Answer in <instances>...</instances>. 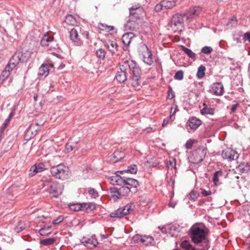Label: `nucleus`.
<instances>
[{
	"mask_svg": "<svg viewBox=\"0 0 250 250\" xmlns=\"http://www.w3.org/2000/svg\"><path fill=\"white\" fill-rule=\"evenodd\" d=\"M207 234L208 231L206 228L192 226L190 229L189 235L191 240L194 244L201 247L200 250H207L209 248Z\"/></svg>",
	"mask_w": 250,
	"mask_h": 250,
	"instance_id": "f257e3e1",
	"label": "nucleus"
},
{
	"mask_svg": "<svg viewBox=\"0 0 250 250\" xmlns=\"http://www.w3.org/2000/svg\"><path fill=\"white\" fill-rule=\"evenodd\" d=\"M134 66V62L133 61H125L120 65V72L116 75V79L120 83H124L127 80L128 72H131L132 68Z\"/></svg>",
	"mask_w": 250,
	"mask_h": 250,
	"instance_id": "f03ea898",
	"label": "nucleus"
},
{
	"mask_svg": "<svg viewBox=\"0 0 250 250\" xmlns=\"http://www.w3.org/2000/svg\"><path fill=\"white\" fill-rule=\"evenodd\" d=\"M50 172L53 176L65 180L68 178L69 168L63 164H60L51 167Z\"/></svg>",
	"mask_w": 250,
	"mask_h": 250,
	"instance_id": "7ed1b4c3",
	"label": "nucleus"
},
{
	"mask_svg": "<svg viewBox=\"0 0 250 250\" xmlns=\"http://www.w3.org/2000/svg\"><path fill=\"white\" fill-rule=\"evenodd\" d=\"M207 153V149L204 146H199L193 150L191 155L188 157L190 162L197 164L202 162L205 158Z\"/></svg>",
	"mask_w": 250,
	"mask_h": 250,
	"instance_id": "20e7f679",
	"label": "nucleus"
},
{
	"mask_svg": "<svg viewBox=\"0 0 250 250\" xmlns=\"http://www.w3.org/2000/svg\"><path fill=\"white\" fill-rule=\"evenodd\" d=\"M185 19V14H176L173 16L170 21V26L174 32L182 31Z\"/></svg>",
	"mask_w": 250,
	"mask_h": 250,
	"instance_id": "39448f33",
	"label": "nucleus"
},
{
	"mask_svg": "<svg viewBox=\"0 0 250 250\" xmlns=\"http://www.w3.org/2000/svg\"><path fill=\"white\" fill-rule=\"evenodd\" d=\"M131 72L133 77L131 79V84L135 89H140L141 87V81L140 80L141 70L139 66L134 62V66Z\"/></svg>",
	"mask_w": 250,
	"mask_h": 250,
	"instance_id": "423d86ee",
	"label": "nucleus"
},
{
	"mask_svg": "<svg viewBox=\"0 0 250 250\" xmlns=\"http://www.w3.org/2000/svg\"><path fill=\"white\" fill-rule=\"evenodd\" d=\"M42 46L46 47L48 50L56 49L59 48L57 41L52 35L49 36L47 33L44 34L41 41Z\"/></svg>",
	"mask_w": 250,
	"mask_h": 250,
	"instance_id": "0eeeda50",
	"label": "nucleus"
},
{
	"mask_svg": "<svg viewBox=\"0 0 250 250\" xmlns=\"http://www.w3.org/2000/svg\"><path fill=\"white\" fill-rule=\"evenodd\" d=\"M134 207V206L132 204H127L124 207L120 208L111 213L110 217L121 218L130 213L131 211L133 209Z\"/></svg>",
	"mask_w": 250,
	"mask_h": 250,
	"instance_id": "6e6552de",
	"label": "nucleus"
},
{
	"mask_svg": "<svg viewBox=\"0 0 250 250\" xmlns=\"http://www.w3.org/2000/svg\"><path fill=\"white\" fill-rule=\"evenodd\" d=\"M63 190V186L62 185L57 182H53L48 191L51 197L58 198L62 194Z\"/></svg>",
	"mask_w": 250,
	"mask_h": 250,
	"instance_id": "1a4fd4ad",
	"label": "nucleus"
},
{
	"mask_svg": "<svg viewBox=\"0 0 250 250\" xmlns=\"http://www.w3.org/2000/svg\"><path fill=\"white\" fill-rule=\"evenodd\" d=\"M130 15L132 19L137 20L145 15V11L139 3L133 5L129 8Z\"/></svg>",
	"mask_w": 250,
	"mask_h": 250,
	"instance_id": "9d476101",
	"label": "nucleus"
},
{
	"mask_svg": "<svg viewBox=\"0 0 250 250\" xmlns=\"http://www.w3.org/2000/svg\"><path fill=\"white\" fill-rule=\"evenodd\" d=\"M81 242L88 249H92L96 247L98 244V240L95 235H92L90 238L83 237Z\"/></svg>",
	"mask_w": 250,
	"mask_h": 250,
	"instance_id": "9b49d317",
	"label": "nucleus"
},
{
	"mask_svg": "<svg viewBox=\"0 0 250 250\" xmlns=\"http://www.w3.org/2000/svg\"><path fill=\"white\" fill-rule=\"evenodd\" d=\"M222 156L224 159L234 160L238 158L239 155L236 151L229 148H227L223 150Z\"/></svg>",
	"mask_w": 250,
	"mask_h": 250,
	"instance_id": "f8f14e48",
	"label": "nucleus"
},
{
	"mask_svg": "<svg viewBox=\"0 0 250 250\" xmlns=\"http://www.w3.org/2000/svg\"><path fill=\"white\" fill-rule=\"evenodd\" d=\"M70 38L74 45L80 46L83 44V41L75 28H73L70 31Z\"/></svg>",
	"mask_w": 250,
	"mask_h": 250,
	"instance_id": "ddd939ff",
	"label": "nucleus"
},
{
	"mask_svg": "<svg viewBox=\"0 0 250 250\" xmlns=\"http://www.w3.org/2000/svg\"><path fill=\"white\" fill-rule=\"evenodd\" d=\"M202 8L199 6H193L189 8V11L185 14L186 19L190 21L194 17L198 16L201 12Z\"/></svg>",
	"mask_w": 250,
	"mask_h": 250,
	"instance_id": "4468645a",
	"label": "nucleus"
},
{
	"mask_svg": "<svg viewBox=\"0 0 250 250\" xmlns=\"http://www.w3.org/2000/svg\"><path fill=\"white\" fill-rule=\"evenodd\" d=\"M211 91L216 96H221L224 93V86L220 82L213 83L211 86Z\"/></svg>",
	"mask_w": 250,
	"mask_h": 250,
	"instance_id": "2eb2a0df",
	"label": "nucleus"
},
{
	"mask_svg": "<svg viewBox=\"0 0 250 250\" xmlns=\"http://www.w3.org/2000/svg\"><path fill=\"white\" fill-rule=\"evenodd\" d=\"M125 184L123 185H126V186L129 187L134 191V192H136L137 191L136 188L139 186L138 182L137 180L131 178H126L125 177L124 178Z\"/></svg>",
	"mask_w": 250,
	"mask_h": 250,
	"instance_id": "dca6fc26",
	"label": "nucleus"
},
{
	"mask_svg": "<svg viewBox=\"0 0 250 250\" xmlns=\"http://www.w3.org/2000/svg\"><path fill=\"white\" fill-rule=\"evenodd\" d=\"M117 172L115 174L110 177V183L114 185L122 186L125 184V177H121L118 175Z\"/></svg>",
	"mask_w": 250,
	"mask_h": 250,
	"instance_id": "f3484780",
	"label": "nucleus"
},
{
	"mask_svg": "<svg viewBox=\"0 0 250 250\" xmlns=\"http://www.w3.org/2000/svg\"><path fill=\"white\" fill-rule=\"evenodd\" d=\"M187 123L190 129L195 130L201 125L202 121L195 117H192L188 120Z\"/></svg>",
	"mask_w": 250,
	"mask_h": 250,
	"instance_id": "a211bd4d",
	"label": "nucleus"
},
{
	"mask_svg": "<svg viewBox=\"0 0 250 250\" xmlns=\"http://www.w3.org/2000/svg\"><path fill=\"white\" fill-rule=\"evenodd\" d=\"M124 157V154L123 152L117 150L112 155L108 157V161L110 162L116 163L123 159Z\"/></svg>",
	"mask_w": 250,
	"mask_h": 250,
	"instance_id": "6ab92c4d",
	"label": "nucleus"
},
{
	"mask_svg": "<svg viewBox=\"0 0 250 250\" xmlns=\"http://www.w3.org/2000/svg\"><path fill=\"white\" fill-rule=\"evenodd\" d=\"M135 37L134 33L128 32L125 34L122 37V42L125 46L127 47L130 43L132 39Z\"/></svg>",
	"mask_w": 250,
	"mask_h": 250,
	"instance_id": "aec40b11",
	"label": "nucleus"
},
{
	"mask_svg": "<svg viewBox=\"0 0 250 250\" xmlns=\"http://www.w3.org/2000/svg\"><path fill=\"white\" fill-rule=\"evenodd\" d=\"M146 50L143 54V61L148 65H151L153 62L152 54L146 46Z\"/></svg>",
	"mask_w": 250,
	"mask_h": 250,
	"instance_id": "412c9836",
	"label": "nucleus"
},
{
	"mask_svg": "<svg viewBox=\"0 0 250 250\" xmlns=\"http://www.w3.org/2000/svg\"><path fill=\"white\" fill-rule=\"evenodd\" d=\"M21 56L22 55L20 53H16L12 57L8 62L12 65V66L15 67L21 61Z\"/></svg>",
	"mask_w": 250,
	"mask_h": 250,
	"instance_id": "4be33fe9",
	"label": "nucleus"
},
{
	"mask_svg": "<svg viewBox=\"0 0 250 250\" xmlns=\"http://www.w3.org/2000/svg\"><path fill=\"white\" fill-rule=\"evenodd\" d=\"M236 170L240 173H246L250 170V165L246 163H241L236 167Z\"/></svg>",
	"mask_w": 250,
	"mask_h": 250,
	"instance_id": "5701e85b",
	"label": "nucleus"
},
{
	"mask_svg": "<svg viewBox=\"0 0 250 250\" xmlns=\"http://www.w3.org/2000/svg\"><path fill=\"white\" fill-rule=\"evenodd\" d=\"M137 26L138 23L137 21L133 20V19L132 20L130 19L127 21L125 25V29L126 30H134L137 28Z\"/></svg>",
	"mask_w": 250,
	"mask_h": 250,
	"instance_id": "b1692460",
	"label": "nucleus"
},
{
	"mask_svg": "<svg viewBox=\"0 0 250 250\" xmlns=\"http://www.w3.org/2000/svg\"><path fill=\"white\" fill-rule=\"evenodd\" d=\"M49 68L47 64H42L39 68V75L43 78H45L49 74Z\"/></svg>",
	"mask_w": 250,
	"mask_h": 250,
	"instance_id": "393cba45",
	"label": "nucleus"
},
{
	"mask_svg": "<svg viewBox=\"0 0 250 250\" xmlns=\"http://www.w3.org/2000/svg\"><path fill=\"white\" fill-rule=\"evenodd\" d=\"M119 188V192L122 196H126L128 195L130 192H134V191L131 189L129 187L126 185H122Z\"/></svg>",
	"mask_w": 250,
	"mask_h": 250,
	"instance_id": "a878e982",
	"label": "nucleus"
},
{
	"mask_svg": "<svg viewBox=\"0 0 250 250\" xmlns=\"http://www.w3.org/2000/svg\"><path fill=\"white\" fill-rule=\"evenodd\" d=\"M139 237H140L141 242L146 246L151 244L154 241L153 238L150 236H139L138 238H139Z\"/></svg>",
	"mask_w": 250,
	"mask_h": 250,
	"instance_id": "bb28decb",
	"label": "nucleus"
},
{
	"mask_svg": "<svg viewBox=\"0 0 250 250\" xmlns=\"http://www.w3.org/2000/svg\"><path fill=\"white\" fill-rule=\"evenodd\" d=\"M162 5H164V9L172 8L175 6L176 1L175 0H163Z\"/></svg>",
	"mask_w": 250,
	"mask_h": 250,
	"instance_id": "cd10ccee",
	"label": "nucleus"
},
{
	"mask_svg": "<svg viewBox=\"0 0 250 250\" xmlns=\"http://www.w3.org/2000/svg\"><path fill=\"white\" fill-rule=\"evenodd\" d=\"M167 227L169 231L168 232L171 236H175L176 235V233L179 232V228L176 225H167Z\"/></svg>",
	"mask_w": 250,
	"mask_h": 250,
	"instance_id": "c85d7f7f",
	"label": "nucleus"
},
{
	"mask_svg": "<svg viewBox=\"0 0 250 250\" xmlns=\"http://www.w3.org/2000/svg\"><path fill=\"white\" fill-rule=\"evenodd\" d=\"M65 22L68 25L72 26H74L77 24L75 18L72 15H69L66 16Z\"/></svg>",
	"mask_w": 250,
	"mask_h": 250,
	"instance_id": "c756f323",
	"label": "nucleus"
},
{
	"mask_svg": "<svg viewBox=\"0 0 250 250\" xmlns=\"http://www.w3.org/2000/svg\"><path fill=\"white\" fill-rule=\"evenodd\" d=\"M56 240L54 237L44 239L40 241L41 244L44 246H48L53 244Z\"/></svg>",
	"mask_w": 250,
	"mask_h": 250,
	"instance_id": "7c9ffc66",
	"label": "nucleus"
},
{
	"mask_svg": "<svg viewBox=\"0 0 250 250\" xmlns=\"http://www.w3.org/2000/svg\"><path fill=\"white\" fill-rule=\"evenodd\" d=\"M182 50L186 53L189 58L192 59L193 60L196 59V54L192 52V51L184 46H182Z\"/></svg>",
	"mask_w": 250,
	"mask_h": 250,
	"instance_id": "2f4dec72",
	"label": "nucleus"
},
{
	"mask_svg": "<svg viewBox=\"0 0 250 250\" xmlns=\"http://www.w3.org/2000/svg\"><path fill=\"white\" fill-rule=\"evenodd\" d=\"M80 206H82V210L89 209L91 210H93L96 208L95 204L91 203H83L82 204H80Z\"/></svg>",
	"mask_w": 250,
	"mask_h": 250,
	"instance_id": "473e14b6",
	"label": "nucleus"
},
{
	"mask_svg": "<svg viewBox=\"0 0 250 250\" xmlns=\"http://www.w3.org/2000/svg\"><path fill=\"white\" fill-rule=\"evenodd\" d=\"M137 171V167L135 165H132L128 167V168L126 170L118 171V172H120V173H123L124 172H129L132 174H135Z\"/></svg>",
	"mask_w": 250,
	"mask_h": 250,
	"instance_id": "72a5a7b5",
	"label": "nucleus"
},
{
	"mask_svg": "<svg viewBox=\"0 0 250 250\" xmlns=\"http://www.w3.org/2000/svg\"><path fill=\"white\" fill-rule=\"evenodd\" d=\"M181 245L185 250H196L195 248L188 241H183Z\"/></svg>",
	"mask_w": 250,
	"mask_h": 250,
	"instance_id": "f704fd0d",
	"label": "nucleus"
},
{
	"mask_svg": "<svg viewBox=\"0 0 250 250\" xmlns=\"http://www.w3.org/2000/svg\"><path fill=\"white\" fill-rule=\"evenodd\" d=\"M34 170L35 169L38 173L46 169L45 165L43 163L36 164L34 166Z\"/></svg>",
	"mask_w": 250,
	"mask_h": 250,
	"instance_id": "c9c22d12",
	"label": "nucleus"
},
{
	"mask_svg": "<svg viewBox=\"0 0 250 250\" xmlns=\"http://www.w3.org/2000/svg\"><path fill=\"white\" fill-rule=\"evenodd\" d=\"M109 50L112 53H115L117 51L118 45L114 42H111L108 45Z\"/></svg>",
	"mask_w": 250,
	"mask_h": 250,
	"instance_id": "e433bc0d",
	"label": "nucleus"
},
{
	"mask_svg": "<svg viewBox=\"0 0 250 250\" xmlns=\"http://www.w3.org/2000/svg\"><path fill=\"white\" fill-rule=\"evenodd\" d=\"M69 207L71 210L78 211L82 210V206L79 203H71L69 205Z\"/></svg>",
	"mask_w": 250,
	"mask_h": 250,
	"instance_id": "4c0bfd02",
	"label": "nucleus"
},
{
	"mask_svg": "<svg viewBox=\"0 0 250 250\" xmlns=\"http://www.w3.org/2000/svg\"><path fill=\"white\" fill-rule=\"evenodd\" d=\"M45 122V121L43 118L40 117H37L33 121L32 123L35 124L37 126L40 127L41 126L43 125Z\"/></svg>",
	"mask_w": 250,
	"mask_h": 250,
	"instance_id": "58836bf2",
	"label": "nucleus"
},
{
	"mask_svg": "<svg viewBox=\"0 0 250 250\" xmlns=\"http://www.w3.org/2000/svg\"><path fill=\"white\" fill-rule=\"evenodd\" d=\"M202 114L207 115H213L214 113V109L212 108H208L207 107H204L201 111Z\"/></svg>",
	"mask_w": 250,
	"mask_h": 250,
	"instance_id": "ea45409f",
	"label": "nucleus"
},
{
	"mask_svg": "<svg viewBox=\"0 0 250 250\" xmlns=\"http://www.w3.org/2000/svg\"><path fill=\"white\" fill-rule=\"evenodd\" d=\"M110 192L112 193V196L115 199H118L122 196L119 192V188L118 189L117 188H111Z\"/></svg>",
	"mask_w": 250,
	"mask_h": 250,
	"instance_id": "a19ab883",
	"label": "nucleus"
},
{
	"mask_svg": "<svg viewBox=\"0 0 250 250\" xmlns=\"http://www.w3.org/2000/svg\"><path fill=\"white\" fill-rule=\"evenodd\" d=\"M206 68L203 65H200L198 69L197 76L199 78H202L205 76Z\"/></svg>",
	"mask_w": 250,
	"mask_h": 250,
	"instance_id": "79ce46f5",
	"label": "nucleus"
},
{
	"mask_svg": "<svg viewBox=\"0 0 250 250\" xmlns=\"http://www.w3.org/2000/svg\"><path fill=\"white\" fill-rule=\"evenodd\" d=\"M188 196L189 199L194 201L198 198L199 196V193L195 190H192L189 193Z\"/></svg>",
	"mask_w": 250,
	"mask_h": 250,
	"instance_id": "37998d69",
	"label": "nucleus"
},
{
	"mask_svg": "<svg viewBox=\"0 0 250 250\" xmlns=\"http://www.w3.org/2000/svg\"><path fill=\"white\" fill-rule=\"evenodd\" d=\"M237 21L236 18L233 17L228 21L227 26L228 28H230L235 26L237 24Z\"/></svg>",
	"mask_w": 250,
	"mask_h": 250,
	"instance_id": "c03bdc74",
	"label": "nucleus"
},
{
	"mask_svg": "<svg viewBox=\"0 0 250 250\" xmlns=\"http://www.w3.org/2000/svg\"><path fill=\"white\" fill-rule=\"evenodd\" d=\"M222 175V172L221 171H217L214 172L213 176V181L215 185L217 184L219 182V176Z\"/></svg>",
	"mask_w": 250,
	"mask_h": 250,
	"instance_id": "a18cd8bd",
	"label": "nucleus"
},
{
	"mask_svg": "<svg viewBox=\"0 0 250 250\" xmlns=\"http://www.w3.org/2000/svg\"><path fill=\"white\" fill-rule=\"evenodd\" d=\"M88 192L91 197L93 198H96L99 195L98 192L93 188H89L88 189Z\"/></svg>",
	"mask_w": 250,
	"mask_h": 250,
	"instance_id": "49530a36",
	"label": "nucleus"
},
{
	"mask_svg": "<svg viewBox=\"0 0 250 250\" xmlns=\"http://www.w3.org/2000/svg\"><path fill=\"white\" fill-rule=\"evenodd\" d=\"M96 54L100 59H104L105 57V53L104 49L100 48L97 51Z\"/></svg>",
	"mask_w": 250,
	"mask_h": 250,
	"instance_id": "de8ad7c7",
	"label": "nucleus"
},
{
	"mask_svg": "<svg viewBox=\"0 0 250 250\" xmlns=\"http://www.w3.org/2000/svg\"><path fill=\"white\" fill-rule=\"evenodd\" d=\"M183 72L182 70H179L175 73L174 78L177 80H182L183 79Z\"/></svg>",
	"mask_w": 250,
	"mask_h": 250,
	"instance_id": "09e8293b",
	"label": "nucleus"
},
{
	"mask_svg": "<svg viewBox=\"0 0 250 250\" xmlns=\"http://www.w3.org/2000/svg\"><path fill=\"white\" fill-rule=\"evenodd\" d=\"M212 50V48L211 47L206 46L202 48L201 52L204 54H208L210 53Z\"/></svg>",
	"mask_w": 250,
	"mask_h": 250,
	"instance_id": "8fccbe9b",
	"label": "nucleus"
},
{
	"mask_svg": "<svg viewBox=\"0 0 250 250\" xmlns=\"http://www.w3.org/2000/svg\"><path fill=\"white\" fill-rule=\"evenodd\" d=\"M25 229V227L23 226L21 222H19L18 225L15 227V231L19 233Z\"/></svg>",
	"mask_w": 250,
	"mask_h": 250,
	"instance_id": "3c124183",
	"label": "nucleus"
},
{
	"mask_svg": "<svg viewBox=\"0 0 250 250\" xmlns=\"http://www.w3.org/2000/svg\"><path fill=\"white\" fill-rule=\"evenodd\" d=\"M10 74L9 72L3 70L0 76V79L4 81L10 75Z\"/></svg>",
	"mask_w": 250,
	"mask_h": 250,
	"instance_id": "603ef678",
	"label": "nucleus"
},
{
	"mask_svg": "<svg viewBox=\"0 0 250 250\" xmlns=\"http://www.w3.org/2000/svg\"><path fill=\"white\" fill-rule=\"evenodd\" d=\"M74 149V146L70 144V143H68L66 145L65 151L66 153H69Z\"/></svg>",
	"mask_w": 250,
	"mask_h": 250,
	"instance_id": "864d4df0",
	"label": "nucleus"
},
{
	"mask_svg": "<svg viewBox=\"0 0 250 250\" xmlns=\"http://www.w3.org/2000/svg\"><path fill=\"white\" fill-rule=\"evenodd\" d=\"M194 143L193 140H189L187 141V142L186 143L185 147L188 149H190L192 148V146H193V144Z\"/></svg>",
	"mask_w": 250,
	"mask_h": 250,
	"instance_id": "5fc2aeb1",
	"label": "nucleus"
},
{
	"mask_svg": "<svg viewBox=\"0 0 250 250\" xmlns=\"http://www.w3.org/2000/svg\"><path fill=\"white\" fill-rule=\"evenodd\" d=\"M162 1H161L159 4H157L154 8V10L156 12L160 11L164 9V5H162Z\"/></svg>",
	"mask_w": 250,
	"mask_h": 250,
	"instance_id": "6e6d98bb",
	"label": "nucleus"
},
{
	"mask_svg": "<svg viewBox=\"0 0 250 250\" xmlns=\"http://www.w3.org/2000/svg\"><path fill=\"white\" fill-rule=\"evenodd\" d=\"M201 194L204 196H207L210 195L212 193L211 191L210 190H206L205 189L201 188Z\"/></svg>",
	"mask_w": 250,
	"mask_h": 250,
	"instance_id": "4d7b16f0",
	"label": "nucleus"
},
{
	"mask_svg": "<svg viewBox=\"0 0 250 250\" xmlns=\"http://www.w3.org/2000/svg\"><path fill=\"white\" fill-rule=\"evenodd\" d=\"M63 220V217L62 216H59L56 219L53 221V224L57 225L62 222Z\"/></svg>",
	"mask_w": 250,
	"mask_h": 250,
	"instance_id": "13d9d810",
	"label": "nucleus"
},
{
	"mask_svg": "<svg viewBox=\"0 0 250 250\" xmlns=\"http://www.w3.org/2000/svg\"><path fill=\"white\" fill-rule=\"evenodd\" d=\"M39 232L41 235H45L50 233V231L46 230V228H42L41 229H40Z\"/></svg>",
	"mask_w": 250,
	"mask_h": 250,
	"instance_id": "bf43d9fd",
	"label": "nucleus"
},
{
	"mask_svg": "<svg viewBox=\"0 0 250 250\" xmlns=\"http://www.w3.org/2000/svg\"><path fill=\"white\" fill-rule=\"evenodd\" d=\"M9 123L6 121H4L1 127H0V133H2L4 132L5 128L7 126Z\"/></svg>",
	"mask_w": 250,
	"mask_h": 250,
	"instance_id": "052dcab7",
	"label": "nucleus"
},
{
	"mask_svg": "<svg viewBox=\"0 0 250 250\" xmlns=\"http://www.w3.org/2000/svg\"><path fill=\"white\" fill-rule=\"evenodd\" d=\"M172 117V115H170L168 117L165 118L162 123V126L165 127L169 122V120Z\"/></svg>",
	"mask_w": 250,
	"mask_h": 250,
	"instance_id": "680f3d73",
	"label": "nucleus"
},
{
	"mask_svg": "<svg viewBox=\"0 0 250 250\" xmlns=\"http://www.w3.org/2000/svg\"><path fill=\"white\" fill-rule=\"evenodd\" d=\"M15 67H13L12 66V65L9 63V62L8 63L7 65L6 66L5 69H4L5 71H6L8 72H9V73H10V72L13 69V68H14Z\"/></svg>",
	"mask_w": 250,
	"mask_h": 250,
	"instance_id": "e2e57ef3",
	"label": "nucleus"
},
{
	"mask_svg": "<svg viewBox=\"0 0 250 250\" xmlns=\"http://www.w3.org/2000/svg\"><path fill=\"white\" fill-rule=\"evenodd\" d=\"M242 36V32L239 31L238 33V37H235V35H234L233 36V40L235 41L237 43H241V40L239 39V37H240Z\"/></svg>",
	"mask_w": 250,
	"mask_h": 250,
	"instance_id": "0e129e2a",
	"label": "nucleus"
},
{
	"mask_svg": "<svg viewBox=\"0 0 250 250\" xmlns=\"http://www.w3.org/2000/svg\"><path fill=\"white\" fill-rule=\"evenodd\" d=\"M34 166H33L32 167H31L30 168V170H29V175L30 176H34L35 174H36L37 173H38L37 171H36V170L35 169V170H34Z\"/></svg>",
	"mask_w": 250,
	"mask_h": 250,
	"instance_id": "69168bd1",
	"label": "nucleus"
},
{
	"mask_svg": "<svg viewBox=\"0 0 250 250\" xmlns=\"http://www.w3.org/2000/svg\"><path fill=\"white\" fill-rule=\"evenodd\" d=\"M29 129L31 130H35L37 131L40 129V127L39 126H37L35 124H34L33 123H32V124L30 125L29 126Z\"/></svg>",
	"mask_w": 250,
	"mask_h": 250,
	"instance_id": "338daca9",
	"label": "nucleus"
},
{
	"mask_svg": "<svg viewBox=\"0 0 250 250\" xmlns=\"http://www.w3.org/2000/svg\"><path fill=\"white\" fill-rule=\"evenodd\" d=\"M243 39L245 41H248L250 43V33L247 32L244 34Z\"/></svg>",
	"mask_w": 250,
	"mask_h": 250,
	"instance_id": "774afa93",
	"label": "nucleus"
}]
</instances>
